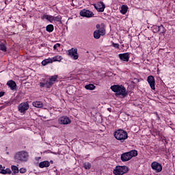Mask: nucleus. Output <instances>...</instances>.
I'll use <instances>...</instances> for the list:
<instances>
[{
	"label": "nucleus",
	"instance_id": "31",
	"mask_svg": "<svg viewBox=\"0 0 175 175\" xmlns=\"http://www.w3.org/2000/svg\"><path fill=\"white\" fill-rule=\"evenodd\" d=\"M61 47V44L57 43L53 46V50H58Z\"/></svg>",
	"mask_w": 175,
	"mask_h": 175
},
{
	"label": "nucleus",
	"instance_id": "26",
	"mask_svg": "<svg viewBox=\"0 0 175 175\" xmlns=\"http://www.w3.org/2000/svg\"><path fill=\"white\" fill-rule=\"evenodd\" d=\"M11 169H12L13 173H14L15 174L18 173V172H19L18 167H17L16 165H12Z\"/></svg>",
	"mask_w": 175,
	"mask_h": 175
},
{
	"label": "nucleus",
	"instance_id": "11",
	"mask_svg": "<svg viewBox=\"0 0 175 175\" xmlns=\"http://www.w3.org/2000/svg\"><path fill=\"white\" fill-rule=\"evenodd\" d=\"M68 55L74 59H79V54L77 53V49H71L68 50Z\"/></svg>",
	"mask_w": 175,
	"mask_h": 175
},
{
	"label": "nucleus",
	"instance_id": "34",
	"mask_svg": "<svg viewBox=\"0 0 175 175\" xmlns=\"http://www.w3.org/2000/svg\"><path fill=\"white\" fill-rule=\"evenodd\" d=\"M3 169H5V167H3L2 165H0V173H1V174L3 173Z\"/></svg>",
	"mask_w": 175,
	"mask_h": 175
},
{
	"label": "nucleus",
	"instance_id": "6",
	"mask_svg": "<svg viewBox=\"0 0 175 175\" xmlns=\"http://www.w3.org/2000/svg\"><path fill=\"white\" fill-rule=\"evenodd\" d=\"M113 136L117 140H126L128 139V133L115 132Z\"/></svg>",
	"mask_w": 175,
	"mask_h": 175
},
{
	"label": "nucleus",
	"instance_id": "21",
	"mask_svg": "<svg viewBox=\"0 0 175 175\" xmlns=\"http://www.w3.org/2000/svg\"><path fill=\"white\" fill-rule=\"evenodd\" d=\"M126 12H128V6L122 5L120 10V12L122 13V14H126Z\"/></svg>",
	"mask_w": 175,
	"mask_h": 175
},
{
	"label": "nucleus",
	"instance_id": "32",
	"mask_svg": "<svg viewBox=\"0 0 175 175\" xmlns=\"http://www.w3.org/2000/svg\"><path fill=\"white\" fill-rule=\"evenodd\" d=\"M0 50H1V51H6V46H5V44H0Z\"/></svg>",
	"mask_w": 175,
	"mask_h": 175
},
{
	"label": "nucleus",
	"instance_id": "29",
	"mask_svg": "<svg viewBox=\"0 0 175 175\" xmlns=\"http://www.w3.org/2000/svg\"><path fill=\"white\" fill-rule=\"evenodd\" d=\"M11 173H12V170H10V169L6 168L5 170V168H3V174H10Z\"/></svg>",
	"mask_w": 175,
	"mask_h": 175
},
{
	"label": "nucleus",
	"instance_id": "5",
	"mask_svg": "<svg viewBox=\"0 0 175 175\" xmlns=\"http://www.w3.org/2000/svg\"><path fill=\"white\" fill-rule=\"evenodd\" d=\"M57 79H58L57 75L52 76L51 78H49V81H46V83L40 82V86L50 88V87L54 84V82L57 80Z\"/></svg>",
	"mask_w": 175,
	"mask_h": 175
},
{
	"label": "nucleus",
	"instance_id": "33",
	"mask_svg": "<svg viewBox=\"0 0 175 175\" xmlns=\"http://www.w3.org/2000/svg\"><path fill=\"white\" fill-rule=\"evenodd\" d=\"M20 173L24 174L27 172V168L25 167H22L19 170Z\"/></svg>",
	"mask_w": 175,
	"mask_h": 175
},
{
	"label": "nucleus",
	"instance_id": "25",
	"mask_svg": "<svg viewBox=\"0 0 175 175\" xmlns=\"http://www.w3.org/2000/svg\"><path fill=\"white\" fill-rule=\"evenodd\" d=\"M100 36H102L100 34V33L98 30L94 31V39H100Z\"/></svg>",
	"mask_w": 175,
	"mask_h": 175
},
{
	"label": "nucleus",
	"instance_id": "22",
	"mask_svg": "<svg viewBox=\"0 0 175 175\" xmlns=\"http://www.w3.org/2000/svg\"><path fill=\"white\" fill-rule=\"evenodd\" d=\"M62 60V57H61V55H57L55 56L54 57H53L52 59V62H60V61Z\"/></svg>",
	"mask_w": 175,
	"mask_h": 175
},
{
	"label": "nucleus",
	"instance_id": "28",
	"mask_svg": "<svg viewBox=\"0 0 175 175\" xmlns=\"http://www.w3.org/2000/svg\"><path fill=\"white\" fill-rule=\"evenodd\" d=\"M83 167L86 170H89V169H91V163L87 162L83 164Z\"/></svg>",
	"mask_w": 175,
	"mask_h": 175
},
{
	"label": "nucleus",
	"instance_id": "17",
	"mask_svg": "<svg viewBox=\"0 0 175 175\" xmlns=\"http://www.w3.org/2000/svg\"><path fill=\"white\" fill-rule=\"evenodd\" d=\"M7 85L10 87V90H15L16 87H17V84H16V82L12 80L8 81Z\"/></svg>",
	"mask_w": 175,
	"mask_h": 175
},
{
	"label": "nucleus",
	"instance_id": "9",
	"mask_svg": "<svg viewBox=\"0 0 175 175\" xmlns=\"http://www.w3.org/2000/svg\"><path fill=\"white\" fill-rule=\"evenodd\" d=\"M80 16L81 17H87L88 18H90V17H94V12L84 9L80 12Z\"/></svg>",
	"mask_w": 175,
	"mask_h": 175
},
{
	"label": "nucleus",
	"instance_id": "2",
	"mask_svg": "<svg viewBox=\"0 0 175 175\" xmlns=\"http://www.w3.org/2000/svg\"><path fill=\"white\" fill-rule=\"evenodd\" d=\"M137 150H133L122 154L120 156V159L122 162H128V161H131V159H132L133 157H137Z\"/></svg>",
	"mask_w": 175,
	"mask_h": 175
},
{
	"label": "nucleus",
	"instance_id": "12",
	"mask_svg": "<svg viewBox=\"0 0 175 175\" xmlns=\"http://www.w3.org/2000/svg\"><path fill=\"white\" fill-rule=\"evenodd\" d=\"M147 81L152 90H155V79L152 75H150L148 77Z\"/></svg>",
	"mask_w": 175,
	"mask_h": 175
},
{
	"label": "nucleus",
	"instance_id": "27",
	"mask_svg": "<svg viewBox=\"0 0 175 175\" xmlns=\"http://www.w3.org/2000/svg\"><path fill=\"white\" fill-rule=\"evenodd\" d=\"M85 90H90L92 91L95 88V86L94 85V84H89V85H86L85 86Z\"/></svg>",
	"mask_w": 175,
	"mask_h": 175
},
{
	"label": "nucleus",
	"instance_id": "23",
	"mask_svg": "<svg viewBox=\"0 0 175 175\" xmlns=\"http://www.w3.org/2000/svg\"><path fill=\"white\" fill-rule=\"evenodd\" d=\"M51 62H53L52 59H46L42 62V65H43V66H46V65H47V64H51Z\"/></svg>",
	"mask_w": 175,
	"mask_h": 175
},
{
	"label": "nucleus",
	"instance_id": "14",
	"mask_svg": "<svg viewBox=\"0 0 175 175\" xmlns=\"http://www.w3.org/2000/svg\"><path fill=\"white\" fill-rule=\"evenodd\" d=\"M97 31H99L101 36H103L106 34V29H105V25H96Z\"/></svg>",
	"mask_w": 175,
	"mask_h": 175
},
{
	"label": "nucleus",
	"instance_id": "8",
	"mask_svg": "<svg viewBox=\"0 0 175 175\" xmlns=\"http://www.w3.org/2000/svg\"><path fill=\"white\" fill-rule=\"evenodd\" d=\"M93 6H94L97 12H100L101 13L105 12V9L106 8V5L103 1H99L96 4H93Z\"/></svg>",
	"mask_w": 175,
	"mask_h": 175
},
{
	"label": "nucleus",
	"instance_id": "35",
	"mask_svg": "<svg viewBox=\"0 0 175 175\" xmlns=\"http://www.w3.org/2000/svg\"><path fill=\"white\" fill-rule=\"evenodd\" d=\"M113 47H115V49H120V44H113Z\"/></svg>",
	"mask_w": 175,
	"mask_h": 175
},
{
	"label": "nucleus",
	"instance_id": "20",
	"mask_svg": "<svg viewBox=\"0 0 175 175\" xmlns=\"http://www.w3.org/2000/svg\"><path fill=\"white\" fill-rule=\"evenodd\" d=\"M43 18L50 21V23H54V16L50 15H44Z\"/></svg>",
	"mask_w": 175,
	"mask_h": 175
},
{
	"label": "nucleus",
	"instance_id": "37",
	"mask_svg": "<svg viewBox=\"0 0 175 175\" xmlns=\"http://www.w3.org/2000/svg\"><path fill=\"white\" fill-rule=\"evenodd\" d=\"M70 89H71V90H75V87L70 86Z\"/></svg>",
	"mask_w": 175,
	"mask_h": 175
},
{
	"label": "nucleus",
	"instance_id": "10",
	"mask_svg": "<svg viewBox=\"0 0 175 175\" xmlns=\"http://www.w3.org/2000/svg\"><path fill=\"white\" fill-rule=\"evenodd\" d=\"M58 122L60 125H68L70 124L72 121L67 116H62L59 118Z\"/></svg>",
	"mask_w": 175,
	"mask_h": 175
},
{
	"label": "nucleus",
	"instance_id": "24",
	"mask_svg": "<svg viewBox=\"0 0 175 175\" xmlns=\"http://www.w3.org/2000/svg\"><path fill=\"white\" fill-rule=\"evenodd\" d=\"M46 29L47 32H53L54 31V26L53 25H48Z\"/></svg>",
	"mask_w": 175,
	"mask_h": 175
},
{
	"label": "nucleus",
	"instance_id": "18",
	"mask_svg": "<svg viewBox=\"0 0 175 175\" xmlns=\"http://www.w3.org/2000/svg\"><path fill=\"white\" fill-rule=\"evenodd\" d=\"M50 166V161H44L39 163V167L44 169V167H49Z\"/></svg>",
	"mask_w": 175,
	"mask_h": 175
},
{
	"label": "nucleus",
	"instance_id": "36",
	"mask_svg": "<svg viewBox=\"0 0 175 175\" xmlns=\"http://www.w3.org/2000/svg\"><path fill=\"white\" fill-rule=\"evenodd\" d=\"M3 95H5V92H0V98L3 96Z\"/></svg>",
	"mask_w": 175,
	"mask_h": 175
},
{
	"label": "nucleus",
	"instance_id": "15",
	"mask_svg": "<svg viewBox=\"0 0 175 175\" xmlns=\"http://www.w3.org/2000/svg\"><path fill=\"white\" fill-rule=\"evenodd\" d=\"M152 31L153 32H154L155 33L157 32H160V33H165V27H163V25L161 26H154L152 28Z\"/></svg>",
	"mask_w": 175,
	"mask_h": 175
},
{
	"label": "nucleus",
	"instance_id": "16",
	"mask_svg": "<svg viewBox=\"0 0 175 175\" xmlns=\"http://www.w3.org/2000/svg\"><path fill=\"white\" fill-rule=\"evenodd\" d=\"M119 58L121 59V61H123V62H128L129 61V53H121L119 54Z\"/></svg>",
	"mask_w": 175,
	"mask_h": 175
},
{
	"label": "nucleus",
	"instance_id": "1",
	"mask_svg": "<svg viewBox=\"0 0 175 175\" xmlns=\"http://www.w3.org/2000/svg\"><path fill=\"white\" fill-rule=\"evenodd\" d=\"M29 158V153L25 150H21L16 153L15 161L17 162H27Z\"/></svg>",
	"mask_w": 175,
	"mask_h": 175
},
{
	"label": "nucleus",
	"instance_id": "3",
	"mask_svg": "<svg viewBox=\"0 0 175 175\" xmlns=\"http://www.w3.org/2000/svg\"><path fill=\"white\" fill-rule=\"evenodd\" d=\"M111 90L116 92V95H122L123 98H125L128 95L126 89L122 85H114L111 87Z\"/></svg>",
	"mask_w": 175,
	"mask_h": 175
},
{
	"label": "nucleus",
	"instance_id": "7",
	"mask_svg": "<svg viewBox=\"0 0 175 175\" xmlns=\"http://www.w3.org/2000/svg\"><path fill=\"white\" fill-rule=\"evenodd\" d=\"M150 166L156 173H161V172H162V164H161V163L153 161Z\"/></svg>",
	"mask_w": 175,
	"mask_h": 175
},
{
	"label": "nucleus",
	"instance_id": "19",
	"mask_svg": "<svg viewBox=\"0 0 175 175\" xmlns=\"http://www.w3.org/2000/svg\"><path fill=\"white\" fill-rule=\"evenodd\" d=\"M32 105L34 107H37L38 109L43 107V103H42V101H34Z\"/></svg>",
	"mask_w": 175,
	"mask_h": 175
},
{
	"label": "nucleus",
	"instance_id": "30",
	"mask_svg": "<svg viewBox=\"0 0 175 175\" xmlns=\"http://www.w3.org/2000/svg\"><path fill=\"white\" fill-rule=\"evenodd\" d=\"M61 21V17L53 16V23H59Z\"/></svg>",
	"mask_w": 175,
	"mask_h": 175
},
{
	"label": "nucleus",
	"instance_id": "4",
	"mask_svg": "<svg viewBox=\"0 0 175 175\" xmlns=\"http://www.w3.org/2000/svg\"><path fill=\"white\" fill-rule=\"evenodd\" d=\"M129 172V167L126 165H117L113 170L115 175H124Z\"/></svg>",
	"mask_w": 175,
	"mask_h": 175
},
{
	"label": "nucleus",
	"instance_id": "13",
	"mask_svg": "<svg viewBox=\"0 0 175 175\" xmlns=\"http://www.w3.org/2000/svg\"><path fill=\"white\" fill-rule=\"evenodd\" d=\"M29 109V105L28 103H23L19 105L18 110L21 113H24V111H27Z\"/></svg>",
	"mask_w": 175,
	"mask_h": 175
}]
</instances>
